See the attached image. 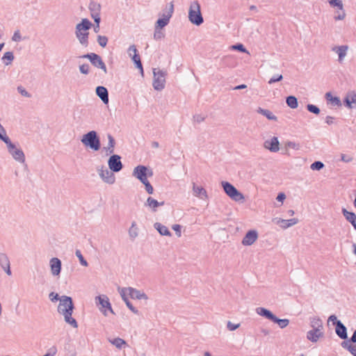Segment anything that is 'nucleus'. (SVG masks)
I'll use <instances>...</instances> for the list:
<instances>
[{"instance_id": "f257e3e1", "label": "nucleus", "mask_w": 356, "mask_h": 356, "mask_svg": "<svg viewBox=\"0 0 356 356\" xmlns=\"http://www.w3.org/2000/svg\"><path fill=\"white\" fill-rule=\"evenodd\" d=\"M73 309L74 304L72 298L62 296L60 298V302L58 305V312L63 316L64 320L67 323L76 328L78 327L77 322L72 317Z\"/></svg>"}, {"instance_id": "f03ea898", "label": "nucleus", "mask_w": 356, "mask_h": 356, "mask_svg": "<svg viewBox=\"0 0 356 356\" xmlns=\"http://www.w3.org/2000/svg\"><path fill=\"white\" fill-rule=\"evenodd\" d=\"M81 142L94 151H98L100 149V140L95 131H90L84 134L81 139Z\"/></svg>"}, {"instance_id": "7ed1b4c3", "label": "nucleus", "mask_w": 356, "mask_h": 356, "mask_svg": "<svg viewBox=\"0 0 356 356\" xmlns=\"http://www.w3.org/2000/svg\"><path fill=\"white\" fill-rule=\"evenodd\" d=\"M95 303L99 306V312L104 316H108V311L111 314H115V312L111 307L109 298L106 295L102 294L95 297Z\"/></svg>"}, {"instance_id": "20e7f679", "label": "nucleus", "mask_w": 356, "mask_h": 356, "mask_svg": "<svg viewBox=\"0 0 356 356\" xmlns=\"http://www.w3.org/2000/svg\"><path fill=\"white\" fill-rule=\"evenodd\" d=\"M221 185L225 193L235 202H243L245 200L244 195L238 191L236 188L227 181H222Z\"/></svg>"}, {"instance_id": "39448f33", "label": "nucleus", "mask_w": 356, "mask_h": 356, "mask_svg": "<svg viewBox=\"0 0 356 356\" xmlns=\"http://www.w3.org/2000/svg\"><path fill=\"white\" fill-rule=\"evenodd\" d=\"M118 291L119 293H124L126 296H129L132 299L148 300V296L145 293L133 287H118Z\"/></svg>"}, {"instance_id": "423d86ee", "label": "nucleus", "mask_w": 356, "mask_h": 356, "mask_svg": "<svg viewBox=\"0 0 356 356\" xmlns=\"http://www.w3.org/2000/svg\"><path fill=\"white\" fill-rule=\"evenodd\" d=\"M154 80L153 87L156 90L160 91L165 88L167 72L159 68L153 69Z\"/></svg>"}, {"instance_id": "0eeeda50", "label": "nucleus", "mask_w": 356, "mask_h": 356, "mask_svg": "<svg viewBox=\"0 0 356 356\" xmlns=\"http://www.w3.org/2000/svg\"><path fill=\"white\" fill-rule=\"evenodd\" d=\"M92 24H77L76 27V35L82 44H88V30Z\"/></svg>"}, {"instance_id": "6e6552de", "label": "nucleus", "mask_w": 356, "mask_h": 356, "mask_svg": "<svg viewBox=\"0 0 356 356\" xmlns=\"http://www.w3.org/2000/svg\"><path fill=\"white\" fill-rule=\"evenodd\" d=\"M152 170L144 165L136 166L133 171V176L139 179L142 183L147 180V177L152 176Z\"/></svg>"}, {"instance_id": "1a4fd4ad", "label": "nucleus", "mask_w": 356, "mask_h": 356, "mask_svg": "<svg viewBox=\"0 0 356 356\" xmlns=\"http://www.w3.org/2000/svg\"><path fill=\"white\" fill-rule=\"evenodd\" d=\"M191 22H203V18L200 12V6L196 1L191 3L188 13Z\"/></svg>"}, {"instance_id": "9d476101", "label": "nucleus", "mask_w": 356, "mask_h": 356, "mask_svg": "<svg viewBox=\"0 0 356 356\" xmlns=\"http://www.w3.org/2000/svg\"><path fill=\"white\" fill-rule=\"evenodd\" d=\"M7 148L10 154L16 161L20 163L25 162V155L20 148H17L12 142L7 145Z\"/></svg>"}, {"instance_id": "9b49d317", "label": "nucleus", "mask_w": 356, "mask_h": 356, "mask_svg": "<svg viewBox=\"0 0 356 356\" xmlns=\"http://www.w3.org/2000/svg\"><path fill=\"white\" fill-rule=\"evenodd\" d=\"M98 175L102 180L108 184H113L115 182V176L113 174L114 172L109 170L104 166H102L98 168Z\"/></svg>"}, {"instance_id": "f8f14e48", "label": "nucleus", "mask_w": 356, "mask_h": 356, "mask_svg": "<svg viewBox=\"0 0 356 356\" xmlns=\"http://www.w3.org/2000/svg\"><path fill=\"white\" fill-rule=\"evenodd\" d=\"M83 58H88L94 66L102 69L105 74L107 72L106 65L99 55L91 53L83 56Z\"/></svg>"}, {"instance_id": "ddd939ff", "label": "nucleus", "mask_w": 356, "mask_h": 356, "mask_svg": "<svg viewBox=\"0 0 356 356\" xmlns=\"http://www.w3.org/2000/svg\"><path fill=\"white\" fill-rule=\"evenodd\" d=\"M120 159L121 157L119 155L113 154L111 156L108 161V165L111 171L118 172L122 169L123 165Z\"/></svg>"}, {"instance_id": "4468645a", "label": "nucleus", "mask_w": 356, "mask_h": 356, "mask_svg": "<svg viewBox=\"0 0 356 356\" xmlns=\"http://www.w3.org/2000/svg\"><path fill=\"white\" fill-rule=\"evenodd\" d=\"M331 6L337 9L334 18L336 20H342L345 17L343 4L341 0H329Z\"/></svg>"}, {"instance_id": "2eb2a0df", "label": "nucleus", "mask_w": 356, "mask_h": 356, "mask_svg": "<svg viewBox=\"0 0 356 356\" xmlns=\"http://www.w3.org/2000/svg\"><path fill=\"white\" fill-rule=\"evenodd\" d=\"M348 49L349 47L348 45L333 46L331 48L332 51L337 54L339 63H342L345 60Z\"/></svg>"}, {"instance_id": "dca6fc26", "label": "nucleus", "mask_w": 356, "mask_h": 356, "mask_svg": "<svg viewBox=\"0 0 356 356\" xmlns=\"http://www.w3.org/2000/svg\"><path fill=\"white\" fill-rule=\"evenodd\" d=\"M259 237L258 232L257 230L252 229L249 230L242 239L241 243L245 246L252 245L255 243Z\"/></svg>"}, {"instance_id": "f3484780", "label": "nucleus", "mask_w": 356, "mask_h": 356, "mask_svg": "<svg viewBox=\"0 0 356 356\" xmlns=\"http://www.w3.org/2000/svg\"><path fill=\"white\" fill-rule=\"evenodd\" d=\"M264 147L271 152H277L280 150V142L277 137L273 136L266 140L264 143Z\"/></svg>"}, {"instance_id": "a211bd4d", "label": "nucleus", "mask_w": 356, "mask_h": 356, "mask_svg": "<svg viewBox=\"0 0 356 356\" xmlns=\"http://www.w3.org/2000/svg\"><path fill=\"white\" fill-rule=\"evenodd\" d=\"M192 191L195 197L202 200H207L209 198L207 191L202 186H197L195 183H193Z\"/></svg>"}, {"instance_id": "6ab92c4d", "label": "nucleus", "mask_w": 356, "mask_h": 356, "mask_svg": "<svg viewBox=\"0 0 356 356\" xmlns=\"http://www.w3.org/2000/svg\"><path fill=\"white\" fill-rule=\"evenodd\" d=\"M61 261L56 257H53L49 261L50 270L52 275L58 276L61 270Z\"/></svg>"}, {"instance_id": "aec40b11", "label": "nucleus", "mask_w": 356, "mask_h": 356, "mask_svg": "<svg viewBox=\"0 0 356 356\" xmlns=\"http://www.w3.org/2000/svg\"><path fill=\"white\" fill-rule=\"evenodd\" d=\"M0 266L8 275H11L10 260L6 253L0 252Z\"/></svg>"}, {"instance_id": "412c9836", "label": "nucleus", "mask_w": 356, "mask_h": 356, "mask_svg": "<svg viewBox=\"0 0 356 356\" xmlns=\"http://www.w3.org/2000/svg\"><path fill=\"white\" fill-rule=\"evenodd\" d=\"M344 104L348 108H356V91L352 90L347 93Z\"/></svg>"}, {"instance_id": "4be33fe9", "label": "nucleus", "mask_w": 356, "mask_h": 356, "mask_svg": "<svg viewBox=\"0 0 356 356\" xmlns=\"http://www.w3.org/2000/svg\"><path fill=\"white\" fill-rule=\"evenodd\" d=\"M335 332L341 339H346L348 338L347 329L340 321H337L336 322Z\"/></svg>"}, {"instance_id": "5701e85b", "label": "nucleus", "mask_w": 356, "mask_h": 356, "mask_svg": "<svg viewBox=\"0 0 356 356\" xmlns=\"http://www.w3.org/2000/svg\"><path fill=\"white\" fill-rule=\"evenodd\" d=\"M168 24H156L154 28V38L156 40H161L165 37V26Z\"/></svg>"}, {"instance_id": "b1692460", "label": "nucleus", "mask_w": 356, "mask_h": 356, "mask_svg": "<svg viewBox=\"0 0 356 356\" xmlns=\"http://www.w3.org/2000/svg\"><path fill=\"white\" fill-rule=\"evenodd\" d=\"M144 204L145 207H149L153 212H156L159 207L164 205V202H158L153 197H149Z\"/></svg>"}, {"instance_id": "393cba45", "label": "nucleus", "mask_w": 356, "mask_h": 356, "mask_svg": "<svg viewBox=\"0 0 356 356\" xmlns=\"http://www.w3.org/2000/svg\"><path fill=\"white\" fill-rule=\"evenodd\" d=\"M323 336V332L321 330H312L307 334V338L312 342L316 343L320 338Z\"/></svg>"}, {"instance_id": "a878e982", "label": "nucleus", "mask_w": 356, "mask_h": 356, "mask_svg": "<svg viewBox=\"0 0 356 356\" xmlns=\"http://www.w3.org/2000/svg\"><path fill=\"white\" fill-rule=\"evenodd\" d=\"M96 94L104 104H107L108 103V92L105 87L97 86L96 88Z\"/></svg>"}, {"instance_id": "bb28decb", "label": "nucleus", "mask_w": 356, "mask_h": 356, "mask_svg": "<svg viewBox=\"0 0 356 356\" xmlns=\"http://www.w3.org/2000/svg\"><path fill=\"white\" fill-rule=\"evenodd\" d=\"M255 311L258 315L263 316V317L271 321L272 322L275 317V315H274L270 310H268L264 307H257L255 309Z\"/></svg>"}, {"instance_id": "cd10ccee", "label": "nucleus", "mask_w": 356, "mask_h": 356, "mask_svg": "<svg viewBox=\"0 0 356 356\" xmlns=\"http://www.w3.org/2000/svg\"><path fill=\"white\" fill-rule=\"evenodd\" d=\"M342 213L347 221L350 222L353 226L354 229L356 230V215L353 212L348 211L346 209L343 208Z\"/></svg>"}, {"instance_id": "c85d7f7f", "label": "nucleus", "mask_w": 356, "mask_h": 356, "mask_svg": "<svg viewBox=\"0 0 356 356\" xmlns=\"http://www.w3.org/2000/svg\"><path fill=\"white\" fill-rule=\"evenodd\" d=\"M154 227L161 236H171L172 235L168 228L160 222H155L154 224Z\"/></svg>"}, {"instance_id": "c756f323", "label": "nucleus", "mask_w": 356, "mask_h": 356, "mask_svg": "<svg viewBox=\"0 0 356 356\" xmlns=\"http://www.w3.org/2000/svg\"><path fill=\"white\" fill-rule=\"evenodd\" d=\"M173 13V5L170 3L165 9L163 14V17L159 18L156 22H167L172 16Z\"/></svg>"}, {"instance_id": "7c9ffc66", "label": "nucleus", "mask_w": 356, "mask_h": 356, "mask_svg": "<svg viewBox=\"0 0 356 356\" xmlns=\"http://www.w3.org/2000/svg\"><path fill=\"white\" fill-rule=\"evenodd\" d=\"M107 138L108 140V144L107 146L104 147V149L105 150L106 154L108 155L113 153L115 141L113 137L110 134L107 136Z\"/></svg>"}, {"instance_id": "2f4dec72", "label": "nucleus", "mask_w": 356, "mask_h": 356, "mask_svg": "<svg viewBox=\"0 0 356 356\" xmlns=\"http://www.w3.org/2000/svg\"><path fill=\"white\" fill-rule=\"evenodd\" d=\"M257 112L264 116H265L269 120L277 121V118L268 109H264L261 107H259L257 110Z\"/></svg>"}, {"instance_id": "473e14b6", "label": "nucleus", "mask_w": 356, "mask_h": 356, "mask_svg": "<svg viewBox=\"0 0 356 356\" xmlns=\"http://www.w3.org/2000/svg\"><path fill=\"white\" fill-rule=\"evenodd\" d=\"M326 99L330 102L332 105L337 106H341V102L338 97H332L331 92H327L325 94Z\"/></svg>"}, {"instance_id": "72a5a7b5", "label": "nucleus", "mask_w": 356, "mask_h": 356, "mask_svg": "<svg viewBox=\"0 0 356 356\" xmlns=\"http://www.w3.org/2000/svg\"><path fill=\"white\" fill-rule=\"evenodd\" d=\"M122 300L126 304L127 307L135 314H138L139 312L138 310L133 306L131 302L129 300L128 297L125 296V294L120 293Z\"/></svg>"}, {"instance_id": "f704fd0d", "label": "nucleus", "mask_w": 356, "mask_h": 356, "mask_svg": "<svg viewBox=\"0 0 356 356\" xmlns=\"http://www.w3.org/2000/svg\"><path fill=\"white\" fill-rule=\"evenodd\" d=\"M108 341L118 349H121L123 346L127 345V342L120 337H117L113 339H108Z\"/></svg>"}, {"instance_id": "c9c22d12", "label": "nucleus", "mask_w": 356, "mask_h": 356, "mask_svg": "<svg viewBox=\"0 0 356 356\" xmlns=\"http://www.w3.org/2000/svg\"><path fill=\"white\" fill-rule=\"evenodd\" d=\"M286 103L291 108H296L298 106V99L295 96H289L286 99Z\"/></svg>"}, {"instance_id": "e433bc0d", "label": "nucleus", "mask_w": 356, "mask_h": 356, "mask_svg": "<svg viewBox=\"0 0 356 356\" xmlns=\"http://www.w3.org/2000/svg\"><path fill=\"white\" fill-rule=\"evenodd\" d=\"M129 236L132 240L135 239L138 236V229L136 227V222L131 223V226L129 229Z\"/></svg>"}, {"instance_id": "4c0bfd02", "label": "nucleus", "mask_w": 356, "mask_h": 356, "mask_svg": "<svg viewBox=\"0 0 356 356\" xmlns=\"http://www.w3.org/2000/svg\"><path fill=\"white\" fill-rule=\"evenodd\" d=\"M130 57L131 58L134 63L136 64V67L140 70L141 74L143 75V65L139 55L138 54H133V56Z\"/></svg>"}, {"instance_id": "58836bf2", "label": "nucleus", "mask_w": 356, "mask_h": 356, "mask_svg": "<svg viewBox=\"0 0 356 356\" xmlns=\"http://www.w3.org/2000/svg\"><path fill=\"white\" fill-rule=\"evenodd\" d=\"M311 326L312 330H323V322L321 319L314 318L311 320Z\"/></svg>"}, {"instance_id": "ea45409f", "label": "nucleus", "mask_w": 356, "mask_h": 356, "mask_svg": "<svg viewBox=\"0 0 356 356\" xmlns=\"http://www.w3.org/2000/svg\"><path fill=\"white\" fill-rule=\"evenodd\" d=\"M273 323H277L279 327L282 329L285 328L289 324V320L287 318L280 319L276 316L273 321Z\"/></svg>"}, {"instance_id": "a19ab883", "label": "nucleus", "mask_w": 356, "mask_h": 356, "mask_svg": "<svg viewBox=\"0 0 356 356\" xmlns=\"http://www.w3.org/2000/svg\"><path fill=\"white\" fill-rule=\"evenodd\" d=\"M0 139L3 140L6 145L9 144L11 141L8 136L6 135V132L2 125L0 124Z\"/></svg>"}, {"instance_id": "79ce46f5", "label": "nucleus", "mask_w": 356, "mask_h": 356, "mask_svg": "<svg viewBox=\"0 0 356 356\" xmlns=\"http://www.w3.org/2000/svg\"><path fill=\"white\" fill-rule=\"evenodd\" d=\"M273 222L280 225L281 228L285 229L289 228V225L287 224V220L275 218L273 219Z\"/></svg>"}, {"instance_id": "37998d69", "label": "nucleus", "mask_w": 356, "mask_h": 356, "mask_svg": "<svg viewBox=\"0 0 356 356\" xmlns=\"http://www.w3.org/2000/svg\"><path fill=\"white\" fill-rule=\"evenodd\" d=\"M75 254L78 257V259L80 261V264L82 266H86V267L88 266L87 261L83 258V257L79 250H76Z\"/></svg>"}, {"instance_id": "c03bdc74", "label": "nucleus", "mask_w": 356, "mask_h": 356, "mask_svg": "<svg viewBox=\"0 0 356 356\" xmlns=\"http://www.w3.org/2000/svg\"><path fill=\"white\" fill-rule=\"evenodd\" d=\"M323 168L324 164L321 161H315L310 165V168L312 170H321Z\"/></svg>"}, {"instance_id": "a18cd8bd", "label": "nucleus", "mask_w": 356, "mask_h": 356, "mask_svg": "<svg viewBox=\"0 0 356 356\" xmlns=\"http://www.w3.org/2000/svg\"><path fill=\"white\" fill-rule=\"evenodd\" d=\"M307 109L314 113V114H316V115H318L321 112L320 109L318 107H317L316 106L314 105V104H307Z\"/></svg>"}, {"instance_id": "49530a36", "label": "nucleus", "mask_w": 356, "mask_h": 356, "mask_svg": "<svg viewBox=\"0 0 356 356\" xmlns=\"http://www.w3.org/2000/svg\"><path fill=\"white\" fill-rule=\"evenodd\" d=\"M2 59L4 60H8V63H6V65H8V64L10 63L11 61L13 60L14 59V56H13V54L11 52V51H7L4 54Z\"/></svg>"}, {"instance_id": "de8ad7c7", "label": "nucleus", "mask_w": 356, "mask_h": 356, "mask_svg": "<svg viewBox=\"0 0 356 356\" xmlns=\"http://www.w3.org/2000/svg\"><path fill=\"white\" fill-rule=\"evenodd\" d=\"M341 346L343 348L347 349L350 353L352 350L351 348H355L356 347V344H353L350 341H349V340L347 341H343L341 343Z\"/></svg>"}, {"instance_id": "09e8293b", "label": "nucleus", "mask_w": 356, "mask_h": 356, "mask_svg": "<svg viewBox=\"0 0 356 356\" xmlns=\"http://www.w3.org/2000/svg\"><path fill=\"white\" fill-rule=\"evenodd\" d=\"M233 50H238L241 52L249 54V52L247 51V49L244 47V46L242 44H236L234 45L231 46L230 47Z\"/></svg>"}, {"instance_id": "8fccbe9b", "label": "nucleus", "mask_w": 356, "mask_h": 356, "mask_svg": "<svg viewBox=\"0 0 356 356\" xmlns=\"http://www.w3.org/2000/svg\"><path fill=\"white\" fill-rule=\"evenodd\" d=\"M240 325H241L240 323L235 324V323H233L231 321H228L227 323V328L229 331H234V330H236V329H238L240 327Z\"/></svg>"}, {"instance_id": "3c124183", "label": "nucleus", "mask_w": 356, "mask_h": 356, "mask_svg": "<svg viewBox=\"0 0 356 356\" xmlns=\"http://www.w3.org/2000/svg\"><path fill=\"white\" fill-rule=\"evenodd\" d=\"M283 76L282 74H275L273 77L268 81L269 84H273L275 82L280 81L282 80Z\"/></svg>"}, {"instance_id": "603ef678", "label": "nucleus", "mask_w": 356, "mask_h": 356, "mask_svg": "<svg viewBox=\"0 0 356 356\" xmlns=\"http://www.w3.org/2000/svg\"><path fill=\"white\" fill-rule=\"evenodd\" d=\"M17 91L20 93L23 97H31V94L26 90V89L22 86L17 87Z\"/></svg>"}, {"instance_id": "864d4df0", "label": "nucleus", "mask_w": 356, "mask_h": 356, "mask_svg": "<svg viewBox=\"0 0 356 356\" xmlns=\"http://www.w3.org/2000/svg\"><path fill=\"white\" fill-rule=\"evenodd\" d=\"M143 184L145 185V190L148 194H153L154 193V188L150 184L149 181L147 180L145 182H143Z\"/></svg>"}, {"instance_id": "5fc2aeb1", "label": "nucleus", "mask_w": 356, "mask_h": 356, "mask_svg": "<svg viewBox=\"0 0 356 356\" xmlns=\"http://www.w3.org/2000/svg\"><path fill=\"white\" fill-rule=\"evenodd\" d=\"M172 229L175 232L177 237H180L181 236V226L178 224L173 225L172 226Z\"/></svg>"}, {"instance_id": "6e6d98bb", "label": "nucleus", "mask_w": 356, "mask_h": 356, "mask_svg": "<svg viewBox=\"0 0 356 356\" xmlns=\"http://www.w3.org/2000/svg\"><path fill=\"white\" fill-rule=\"evenodd\" d=\"M89 65L83 64L79 66V70L81 74H88L89 73Z\"/></svg>"}, {"instance_id": "4d7b16f0", "label": "nucleus", "mask_w": 356, "mask_h": 356, "mask_svg": "<svg viewBox=\"0 0 356 356\" xmlns=\"http://www.w3.org/2000/svg\"><path fill=\"white\" fill-rule=\"evenodd\" d=\"M98 43L101 46V47H104L106 44H107V41H108V39L105 36H101V35H99L98 36Z\"/></svg>"}, {"instance_id": "13d9d810", "label": "nucleus", "mask_w": 356, "mask_h": 356, "mask_svg": "<svg viewBox=\"0 0 356 356\" xmlns=\"http://www.w3.org/2000/svg\"><path fill=\"white\" fill-rule=\"evenodd\" d=\"M341 160L345 163H350L353 160V158L350 155L342 154L341 155Z\"/></svg>"}, {"instance_id": "bf43d9fd", "label": "nucleus", "mask_w": 356, "mask_h": 356, "mask_svg": "<svg viewBox=\"0 0 356 356\" xmlns=\"http://www.w3.org/2000/svg\"><path fill=\"white\" fill-rule=\"evenodd\" d=\"M193 119H194L195 122H196L197 123H201L204 120L205 117H204V115H203L202 114H197L193 116Z\"/></svg>"}, {"instance_id": "052dcab7", "label": "nucleus", "mask_w": 356, "mask_h": 356, "mask_svg": "<svg viewBox=\"0 0 356 356\" xmlns=\"http://www.w3.org/2000/svg\"><path fill=\"white\" fill-rule=\"evenodd\" d=\"M286 147H289V148H291V149H299V145L294 142H292V141H288L286 143Z\"/></svg>"}, {"instance_id": "680f3d73", "label": "nucleus", "mask_w": 356, "mask_h": 356, "mask_svg": "<svg viewBox=\"0 0 356 356\" xmlns=\"http://www.w3.org/2000/svg\"><path fill=\"white\" fill-rule=\"evenodd\" d=\"M137 54V49L135 45H131L128 49V54L129 56H132L133 54Z\"/></svg>"}, {"instance_id": "e2e57ef3", "label": "nucleus", "mask_w": 356, "mask_h": 356, "mask_svg": "<svg viewBox=\"0 0 356 356\" xmlns=\"http://www.w3.org/2000/svg\"><path fill=\"white\" fill-rule=\"evenodd\" d=\"M60 298L58 293H56L54 292H51L49 293V298L52 302H55L57 300L60 301Z\"/></svg>"}, {"instance_id": "0e129e2a", "label": "nucleus", "mask_w": 356, "mask_h": 356, "mask_svg": "<svg viewBox=\"0 0 356 356\" xmlns=\"http://www.w3.org/2000/svg\"><path fill=\"white\" fill-rule=\"evenodd\" d=\"M22 39L21 35L19 31H16L12 38V40L15 42H19Z\"/></svg>"}, {"instance_id": "69168bd1", "label": "nucleus", "mask_w": 356, "mask_h": 356, "mask_svg": "<svg viewBox=\"0 0 356 356\" xmlns=\"http://www.w3.org/2000/svg\"><path fill=\"white\" fill-rule=\"evenodd\" d=\"M298 222H299V220L298 218H291V219L287 220V224L289 225V227L296 225Z\"/></svg>"}, {"instance_id": "338daca9", "label": "nucleus", "mask_w": 356, "mask_h": 356, "mask_svg": "<svg viewBox=\"0 0 356 356\" xmlns=\"http://www.w3.org/2000/svg\"><path fill=\"white\" fill-rule=\"evenodd\" d=\"M286 199V195L284 193H280L277 195L276 200L282 203Z\"/></svg>"}, {"instance_id": "774afa93", "label": "nucleus", "mask_w": 356, "mask_h": 356, "mask_svg": "<svg viewBox=\"0 0 356 356\" xmlns=\"http://www.w3.org/2000/svg\"><path fill=\"white\" fill-rule=\"evenodd\" d=\"M334 118L332 117V116H330V115H327L326 118H325V122L328 124V125H330V124H332L334 123Z\"/></svg>"}]
</instances>
